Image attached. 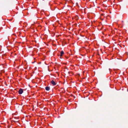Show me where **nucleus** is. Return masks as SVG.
Segmentation results:
<instances>
[{
    "mask_svg": "<svg viewBox=\"0 0 128 128\" xmlns=\"http://www.w3.org/2000/svg\"><path fill=\"white\" fill-rule=\"evenodd\" d=\"M23 92V90L22 88H20L18 91V93L19 94H22Z\"/></svg>",
    "mask_w": 128,
    "mask_h": 128,
    "instance_id": "nucleus-1",
    "label": "nucleus"
},
{
    "mask_svg": "<svg viewBox=\"0 0 128 128\" xmlns=\"http://www.w3.org/2000/svg\"><path fill=\"white\" fill-rule=\"evenodd\" d=\"M50 83L53 86H55L56 84V83L53 80H52L50 82Z\"/></svg>",
    "mask_w": 128,
    "mask_h": 128,
    "instance_id": "nucleus-2",
    "label": "nucleus"
},
{
    "mask_svg": "<svg viewBox=\"0 0 128 128\" xmlns=\"http://www.w3.org/2000/svg\"><path fill=\"white\" fill-rule=\"evenodd\" d=\"M50 89V87L47 86L45 87V89L47 91H49Z\"/></svg>",
    "mask_w": 128,
    "mask_h": 128,
    "instance_id": "nucleus-3",
    "label": "nucleus"
},
{
    "mask_svg": "<svg viewBox=\"0 0 128 128\" xmlns=\"http://www.w3.org/2000/svg\"><path fill=\"white\" fill-rule=\"evenodd\" d=\"M60 54H64V53L63 51L62 50L60 52Z\"/></svg>",
    "mask_w": 128,
    "mask_h": 128,
    "instance_id": "nucleus-4",
    "label": "nucleus"
},
{
    "mask_svg": "<svg viewBox=\"0 0 128 128\" xmlns=\"http://www.w3.org/2000/svg\"><path fill=\"white\" fill-rule=\"evenodd\" d=\"M109 73H110V72L111 71H112V70H111L110 68H109Z\"/></svg>",
    "mask_w": 128,
    "mask_h": 128,
    "instance_id": "nucleus-5",
    "label": "nucleus"
},
{
    "mask_svg": "<svg viewBox=\"0 0 128 128\" xmlns=\"http://www.w3.org/2000/svg\"><path fill=\"white\" fill-rule=\"evenodd\" d=\"M116 70L115 69H114V71H115V72L116 73H117V72H116Z\"/></svg>",
    "mask_w": 128,
    "mask_h": 128,
    "instance_id": "nucleus-6",
    "label": "nucleus"
},
{
    "mask_svg": "<svg viewBox=\"0 0 128 128\" xmlns=\"http://www.w3.org/2000/svg\"><path fill=\"white\" fill-rule=\"evenodd\" d=\"M62 55H63V54H60V58H61L60 57H62Z\"/></svg>",
    "mask_w": 128,
    "mask_h": 128,
    "instance_id": "nucleus-7",
    "label": "nucleus"
},
{
    "mask_svg": "<svg viewBox=\"0 0 128 128\" xmlns=\"http://www.w3.org/2000/svg\"><path fill=\"white\" fill-rule=\"evenodd\" d=\"M15 122H18V120H17L16 121H14Z\"/></svg>",
    "mask_w": 128,
    "mask_h": 128,
    "instance_id": "nucleus-8",
    "label": "nucleus"
},
{
    "mask_svg": "<svg viewBox=\"0 0 128 128\" xmlns=\"http://www.w3.org/2000/svg\"><path fill=\"white\" fill-rule=\"evenodd\" d=\"M28 25V24L26 23V25H25V26L26 27Z\"/></svg>",
    "mask_w": 128,
    "mask_h": 128,
    "instance_id": "nucleus-9",
    "label": "nucleus"
},
{
    "mask_svg": "<svg viewBox=\"0 0 128 128\" xmlns=\"http://www.w3.org/2000/svg\"><path fill=\"white\" fill-rule=\"evenodd\" d=\"M22 104H23L22 103H21V105H22Z\"/></svg>",
    "mask_w": 128,
    "mask_h": 128,
    "instance_id": "nucleus-10",
    "label": "nucleus"
},
{
    "mask_svg": "<svg viewBox=\"0 0 128 128\" xmlns=\"http://www.w3.org/2000/svg\"><path fill=\"white\" fill-rule=\"evenodd\" d=\"M70 72H68V73H69V74H70Z\"/></svg>",
    "mask_w": 128,
    "mask_h": 128,
    "instance_id": "nucleus-11",
    "label": "nucleus"
}]
</instances>
